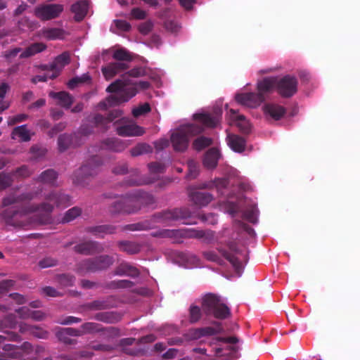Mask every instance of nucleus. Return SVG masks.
Returning a JSON list of instances; mask_svg holds the SVG:
<instances>
[{
	"mask_svg": "<svg viewBox=\"0 0 360 360\" xmlns=\"http://www.w3.org/2000/svg\"><path fill=\"white\" fill-rule=\"evenodd\" d=\"M147 74V70L143 68L132 69L122 76V79L116 80L108 88L107 91L112 93L105 101L101 102L98 105L100 109H106L108 107L120 103L127 102L134 97L139 89H147L150 84L146 81L136 82L133 78L139 77Z\"/></svg>",
	"mask_w": 360,
	"mask_h": 360,
	"instance_id": "obj_1",
	"label": "nucleus"
},
{
	"mask_svg": "<svg viewBox=\"0 0 360 360\" xmlns=\"http://www.w3.org/2000/svg\"><path fill=\"white\" fill-rule=\"evenodd\" d=\"M222 111L220 108L214 110L210 114L201 110L193 115L195 123L181 125L171 134V142L176 151L187 149L191 137L200 134L205 127H214L219 122Z\"/></svg>",
	"mask_w": 360,
	"mask_h": 360,
	"instance_id": "obj_2",
	"label": "nucleus"
},
{
	"mask_svg": "<svg viewBox=\"0 0 360 360\" xmlns=\"http://www.w3.org/2000/svg\"><path fill=\"white\" fill-rule=\"evenodd\" d=\"M45 202L42 204L41 207L33 209L32 207H28V205H25V207L14 214L13 218H17L18 216L20 217H25V219H32L27 224L32 223H44V220L38 218V215L42 213L51 212L54 207H65L70 204V199L68 195L64 194H58L51 193L46 196Z\"/></svg>",
	"mask_w": 360,
	"mask_h": 360,
	"instance_id": "obj_3",
	"label": "nucleus"
},
{
	"mask_svg": "<svg viewBox=\"0 0 360 360\" xmlns=\"http://www.w3.org/2000/svg\"><path fill=\"white\" fill-rule=\"evenodd\" d=\"M273 79H262L257 83V92H242L236 94V101L243 106L257 108L266 99V94L274 91V82Z\"/></svg>",
	"mask_w": 360,
	"mask_h": 360,
	"instance_id": "obj_4",
	"label": "nucleus"
},
{
	"mask_svg": "<svg viewBox=\"0 0 360 360\" xmlns=\"http://www.w3.org/2000/svg\"><path fill=\"white\" fill-rule=\"evenodd\" d=\"M239 253L237 252L233 245L229 247V252L226 250L219 249L217 252L216 251H207L204 252L205 257L210 261L222 264L224 260L229 261L233 267L240 276L241 265L239 262Z\"/></svg>",
	"mask_w": 360,
	"mask_h": 360,
	"instance_id": "obj_5",
	"label": "nucleus"
},
{
	"mask_svg": "<svg viewBox=\"0 0 360 360\" xmlns=\"http://www.w3.org/2000/svg\"><path fill=\"white\" fill-rule=\"evenodd\" d=\"M202 307L205 313L218 319H225L230 313L224 300L212 294L203 297Z\"/></svg>",
	"mask_w": 360,
	"mask_h": 360,
	"instance_id": "obj_6",
	"label": "nucleus"
},
{
	"mask_svg": "<svg viewBox=\"0 0 360 360\" xmlns=\"http://www.w3.org/2000/svg\"><path fill=\"white\" fill-rule=\"evenodd\" d=\"M229 207L227 210L231 215L233 216L236 212H241L245 219L251 223H256L258 218V210L256 207V203L250 202L245 199H240L235 203L233 201H229Z\"/></svg>",
	"mask_w": 360,
	"mask_h": 360,
	"instance_id": "obj_7",
	"label": "nucleus"
},
{
	"mask_svg": "<svg viewBox=\"0 0 360 360\" xmlns=\"http://www.w3.org/2000/svg\"><path fill=\"white\" fill-rule=\"evenodd\" d=\"M264 79H273L275 82L274 90L284 97L292 96L297 91V82L294 77L286 75L283 77H270Z\"/></svg>",
	"mask_w": 360,
	"mask_h": 360,
	"instance_id": "obj_8",
	"label": "nucleus"
},
{
	"mask_svg": "<svg viewBox=\"0 0 360 360\" xmlns=\"http://www.w3.org/2000/svg\"><path fill=\"white\" fill-rule=\"evenodd\" d=\"M114 124L117 134L120 136H141L145 132L143 128L126 118H122L119 121L115 122Z\"/></svg>",
	"mask_w": 360,
	"mask_h": 360,
	"instance_id": "obj_9",
	"label": "nucleus"
},
{
	"mask_svg": "<svg viewBox=\"0 0 360 360\" xmlns=\"http://www.w3.org/2000/svg\"><path fill=\"white\" fill-rule=\"evenodd\" d=\"M63 9V6L58 4H41L35 8L34 14L42 20H49L58 18Z\"/></svg>",
	"mask_w": 360,
	"mask_h": 360,
	"instance_id": "obj_10",
	"label": "nucleus"
},
{
	"mask_svg": "<svg viewBox=\"0 0 360 360\" xmlns=\"http://www.w3.org/2000/svg\"><path fill=\"white\" fill-rule=\"evenodd\" d=\"M6 321V326L11 328H16L17 326L19 328V330L21 333L25 332H30V333L33 334L34 335L39 338H44L46 336V333L37 328H34L30 326H28L25 323H23L21 321H19L17 320V317L15 316L9 315L5 320Z\"/></svg>",
	"mask_w": 360,
	"mask_h": 360,
	"instance_id": "obj_11",
	"label": "nucleus"
},
{
	"mask_svg": "<svg viewBox=\"0 0 360 360\" xmlns=\"http://www.w3.org/2000/svg\"><path fill=\"white\" fill-rule=\"evenodd\" d=\"M221 331V327L219 323H215L214 326H208L201 328L191 329L185 334V341H191L200 338L203 336L211 335Z\"/></svg>",
	"mask_w": 360,
	"mask_h": 360,
	"instance_id": "obj_12",
	"label": "nucleus"
},
{
	"mask_svg": "<svg viewBox=\"0 0 360 360\" xmlns=\"http://www.w3.org/2000/svg\"><path fill=\"white\" fill-rule=\"evenodd\" d=\"M227 117L229 118L231 125L236 126L242 132L248 133L251 129V124L243 115L238 114V112L233 109H230L227 112Z\"/></svg>",
	"mask_w": 360,
	"mask_h": 360,
	"instance_id": "obj_13",
	"label": "nucleus"
},
{
	"mask_svg": "<svg viewBox=\"0 0 360 360\" xmlns=\"http://www.w3.org/2000/svg\"><path fill=\"white\" fill-rule=\"evenodd\" d=\"M96 330H98V328H96L94 323H87L83 325L82 331L72 328H63L60 331H58V336L60 340L64 341L65 342H70V340L67 338V336H79L82 333H91Z\"/></svg>",
	"mask_w": 360,
	"mask_h": 360,
	"instance_id": "obj_14",
	"label": "nucleus"
},
{
	"mask_svg": "<svg viewBox=\"0 0 360 360\" xmlns=\"http://www.w3.org/2000/svg\"><path fill=\"white\" fill-rule=\"evenodd\" d=\"M262 110L268 119L278 120L281 119L285 112V109L281 105L268 103L264 105Z\"/></svg>",
	"mask_w": 360,
	"mask_h": 360,
	"instance_id": "obj_15",
	"label": "nucleus"
},
{
	"mask_svg": "<svg viewBox=\"0 0 360 360\" xmlns=\"http://www.w3.org/2000/svg\"><path fill=\"white\" fill-rule=\"evenodd\" d=\"M70 62V56L68 53L65 52L56 57L53 62V63L50 65L49 69L51 72V75L49 77L50 78L56 77L61 70Z\"/></svg>",
	"mask_w": 360,
	"mask_h": 360,
	"instance_id": "obj_16",
	"label": "nucleus"
},
{
	"mask_svg": "<svg viewBox=\"0 0 360 360\" xmlns=\"http://www.w3.org/2000/svg\"><path fill=\"white\" fill-rule=\"evenodd\" d=\"M15 311L18 315V319H32L36 321L41 320L44 317V314L39 310L31 311L27 307H22L15 309Z\"/></svg>",
	"mask_w": 360,
	"mask_h": 360,
	"instance_id": "obj_17",
	"label": "nucleus"
},
{
	"mask_svg": "<svg viewBox=\"0 0 360 360\" xmlns=\"http://www.w3.org/2000/svg\"><path fill=\"white\" fill-rule=\"evenodd\" d=\"M89 10V2L86 0L78 1L71 7L72 12L75 14V18L77 21L84 19Z\"/></svg>",
	"mask_w": 360,
	"mask_h": 360,
	"instance_id": "obj_18",
	"label": "nucleus"
},
{
	"mask_svg": "<svg viewBox=\"0 0 360 360\" xmlns=\"http://www.w3.org/2000/svg\"><path fill=\"white\" fill-rule=\"evenodd\" d=\"M127 68L124 62H115L109 64L102 69L103 74L106 79L112 78L116 74L120 73L122 70Z\"/></svg>",
	"mask_w": 360,
	"mask_h": 360,
	"instance_id": "obj_19",
	"label": "nucleus"
},
{
	"mask_svg": "<svg viewBox=\"0 0 360 360\" xmlns=\"http://www.w3.org/2000/svg\"><path fill=\"white\" fill-rule=\"evenodd\" d=\"M38 36L48 40L61 39L65 37V31L60 28H46L41 30Z\"/></svg>",
	"mask_w": 360,
	"mask_h": 360,
	"instance_id": "obj_20",
	"label": "nucleus"
},
{
	"mask_svg": "<svg viewBox=\"0 0 360 360\" xmlns=\"http://www.w3.org/2000/svg\"><path fill=\"white\" fill-rule=\"evenodd\" d=\"M227 144L235 152L241 153L245 150V141L243 138L229 134L226 137Z\"/></svg>",
	"mask_w": 360,
	"mask_h": 360,
	"instance_id": "obj_21",
	"label": "nucleus"
},
{
	"mask_svg": "<svg viewBox=\"0 0 360 360\" xmlns=\"http://www.w3.org/2000/svg\"><path fill=\"white\" fill-rule=\"evenodd\" d=\"M49 96L53 99H56L57 101V103L62 107L69 108L72 103V96L65 91H60L58 93L51 91L49 93Z\"/></svg>",
	"mask_w": 360,
	"mask_h": 360,
	"instance_id": "obj_22",
	"label": "nucleus"
},
{
	"mask_svg": "<svg viewBox=\"0 0 360 360\" xmlns=\"http://www.w3.org/2000/svg\"><path fill=\"white\" fill-rule=\"evenodd\" d=\"M219 153L217 148L209 150L203 159V165L207 169H213L217 166L219 158Z\"/></svg>",
	"mask_w": 360,
	"mask_h": 360,
	"instance_id": "obj_23",
	"label": "nucleus"
},
{
	"mask_svg": "<svg viewBox=\"0 0 360 360\" xmlns=\"http://www.w3.org/2000/svg\"><path fill=\"white\" fill-rule=\"evenodd\" d=\"M191 200L198 206H205L209 204L212 200V196L205 192L196 191L190 195Z\"/></svg>",
	"mask_w": 360,
	"mask_h": 360,
	"instance_id": "obj_24",
	"label": "nucleus"
},
{
	"mask_svg": "<svg viewBox=\"0 0 360 360\" xmlns=\"http://www.w3.org/2000/svg\"><path fill=\"white\" fill-rule=\"evenodd\" d=\"M30 137L31 133L25 125L15 127L12 132V139L20 141H27Z\"/></svg>",
	"mask_w": 360,
	"mask_h": 360,
	"instance_id": "obj_25",
	"label": "nucleus"
},
{
	"mask_svg": "<svg viewBox=\"0 0 360 360\" xmlns=\"http://www.w3.org/2000/svg\"><path fill=\"white\" fill-rule=\"evenodd\" d=\"M189 217L190 215L185 210L180 209L164 213L163 219L166 221L185 220Z\"/></svg>",
	"mask_w": 360,
	"mask_h": 360,
	"instance_id": "obj_26",
	"label": "nucleus"
},
{
	"mask_svg": "<svg viewBox=\"0 0 360 360\" xmlns=\"http://www.w3.org/2000/svg\"><path fill=\"white\" fill-rule=\"evenodd\" d=\"M46 48V45L43 43H34L27 47L24 51H22L20 56L21 58H28L43 51Z\"/></svg>",
	"mask_w": 360,
	"mask_h": 360,
	"instance_id": "obj_27",
	"label": "nucleus"
},
{
	"mask_svg": "<svg viewBox=\"0 0 360 360\" xmlns=\"http://www.w3.org/2000/svg\"><path fill=\"white\" fill-rule=\"evenodd\" d=\"M112 263V258L108 256L101 257L97 259L96 263H92L89 264L87 267V269L89 271H95L97 269H101L106 268L110 266Z\"/></svg>",
	"mask_w": 360,
	"mask_h": 360,
	"instance_id": "obj_28",
	"label": "nucleus"
},
{
	"mask_svg": "<svg viewBox=\"0 0 360 360\" xmlns=\"http://www.w3.org/2000/svg\"><path fill=\"white\" fill-rule=\"evenodd\" d=\"M120 115H121V112L118 110H115V111L111 112L110 115L107 118H104L101 115H97L94 117V123L97 126L101 125V127L103 126L105 127H107L105 125L108 122H112L114 120V119L119 117Z\"/></svg>",
	"mask_w": 360,
	"mask_h": 360,
	"instance_id": "obj_29",
	"label": "nucleus"
},
{
	"mask_svg": "<svg viewBox=\"0 0 360 360\" xmlns=\"http://www.w3.org/2000/svg\"><path fill=\"white\" fill-rule=\"evenodd\" d=\"M116 274L118 275H126L129 276H136L139 274L137 269L129 264L123 263L117 268Z\"/></svg>",
	"mask_w": 360,
	"mask_h": 360,
	"instance_id": "obj_30",
	"label": "nucleus"
},
{
	"mask_svg": "<svg viewBox=\"0 0 360 360\" xmlns=\"http://www.w3.org/2000/svg\"><path fill=\"white\" fill-rule=\"evenodd\" d=\"M97 248V245L91 241L79 244L75 247L76 251L82 254L93 253Z\"/></svg>",
	"mask_w": 360,
	"mask_h": 360,
	"instance_id": "obj_31",
	"label": "nucleus"
},
{
	"mask_svg": "<svg viewBox=\"0 0 360 360\" xmlns=\"http://www.w3.org/2000/svg\"><path fill=\"white\" fill-rule=\"evenodd\" d=\"M104 148L114 151H122L126 148V145L117 139H109L106 141Z\"/></svg>",
	"mask_w": 360,
	"mask_h": 360,
	"instance_id": "obj_32",
	"label": "nucleus"
},
{
	"mask_svg": "<svg viewBox=\"0 0 360 360\" xmlns=\"http://www.w3.org/2000/svg\"><path fill=\"white\" fill-rule=\"evenodd\" d=\"M113 58L119 62L129 61L131 60V53L123 48H119L114 51Z\"/></svg>",
	"mask_w": 360,
	"mask_h": 360,
	"instance_id": "obj_33",
	"label": "nucleus"
},
{
	"mask_svg": "<svg viewBox=\"0 0 360 360\" xmlns=\"http://www.w3.org/2000/svg\"><path fill=\"white\" fill-rule=\"evenodd\" d=\"M56 177L57 174L56 172L52 169H48L41 174L39 179L42 183L53 184Z\"/></svg>",
	"mask_w": 360,
	"mask_h": 360,
	"instance_id": "obj_34",
	"label": "nucleus"
},
{
	"mask_svg": "<svg viewBox=\"0 0 360 360\" xmlns=\"http://www.w3.org/2000/svg\"><path fill=\"white\" fill-rule=\"evenodd\" d=\"M151 150V148L146 143H140L135 146L131 150V154L133 156H138L144 153H149Z\"/></svg>",
	"mask_w": 360,
	"mask_h": 360,
	"instance_id": "obj_35",
	"label": "nucleus"
},
{
	"mask_svg": "<svg viewBox=\"0 0 360 360\" xmlns=\"http://www.w3.org/2000/svg\"><path fill=\"white\" fill-rule=\"evenodd\" d=\"M211 144V139L207 137L200 136L193 142V147L195 150H200Z\"/></svg>",
	"mask_w": 360,
	"mask_h": 360,
	"instance_id": "obj_36",
	"label": "nucleus"
},
{
	"mask_svg": "<svg viewBox=\"0 0 360 360\" xmlns=\"http://www.w3.org/2000/svg\"><path fill=\"white\" fill-rule=\"evenodd\" d=\"M228 182L226 179H217L214 181L209 182L207 184H204V188H217V190H221L222 188H225L227 185Z\"/></svg>",
	"mask_w": 360,
	"mask_h": 360,
	"instance_id": "obj_37",
	"label": "nucleus"
},
{
	"mask_svg": "<svg viewBox=\"0 0 360 360\" xmlns=\"http://www.w3.org/2000/svg\"><path fill=\"white\" fill-rule=\"evenodd\" d=\"M150 110V107L148 103H145L137 107H135L132 110V114L134 117H137L143 115Z\"/></svg>",
	"mask_w": 360,
	"mask_h": 360,
	"instance_id": "obj_38",
	"label": "nucleus"
},
{
	"mask_svg": "<svg viewBox=\"0 0 360 360\" xmlns=\"http://www.w3.org/2000/svg\"><path fill=\"white\" fill-rule=\"evenodd\" d=\"M81 214V210L78 207H73L66 212L63 219V222H69L75 219Z\"/></svg>",
	"mask_w": 360,
	"mask_h": 360,
	"instance_id": "obj_39",
	"label": "nucleus"
},
{
	"mask_svg": "<svg viewBox=\"0 0 360 360\" xmlns=\"http://www.w3.org/2000/svg\"><path fill=\"white\" fill-rule=\"evenodd\" d=\"M201 317V311L199 307L192 304L190 307V321L197 322Z\"/></svg>",
	"mask_w": 360,
	"mask_h": 360,
	"instance_id": "obj_40",
	"label": "nucleus"
},
{
	"mask_svg": "<svg viewBox=\"0 0 360 360\" xmlns=\"http://www.w3.org/2000/svg\"><path fill=\"white\" fill-rule=\"evenodd\" d=\"M71 137L69 135L63 134L58 138V147L60 151L65 150L71 143Z\"/></svg>",
	"mask_w": 360,
	"mask_h": 360,
	"instance_id": "obj_41",
	"label": "nucleus"
},
{
	"mask_svg": "<svg viewBox=\"0 0 360 360\" xmlns=\"http://www.w3.org/2000/svg\"><path fill=\"white\" fill-rule=\"evenodd\" d=\"M216 341H217L216 344L218 345V347H214V349H215L214 355L217 356H223V355L225 354L224 353L222 352L224 349L221 347V344L226 343L227 342H234V338H229V340L217 339Z\"/></svg>",
	"mask_w": 360,
	"mask_h": 360,
	"instance_id": "obj_42",
	"label": "nucleus"
},
{
	"mask_svg": "<svg viewBox=\"0 0 360 360\" xmlns=\"http://www.w3.org/2000/svg\"><path fill=\"white\" fill-rule=\"evenodd\" d=\"M89 77L87 75H84L81 77H75L70 80L68 83V86L70 89H74L79 83L84 82L89 80Z\"/></svg>",
	"mask_w": 360,
	"mask_h": 360,
	"instance_id": "obj_43",
	"label": "nucleus"
},
{
	"mask_svg": "<svg viewBox=\"0 0 360 360\" xmlns=\"http://www.w3.org/2000/svg\"><path fill=\"white\" fill-rule=\"evenodd\" d=\"M115 27L120 31H128L129 30L131 25L129 22L122 20H114Z\"/></svg>",
	"mask_w": 360,
	"mask_h": 360,
	"instance_id": "obj_44",
	"label": "nucleus"
},
{
	"mask_svg": "<svg viewBox=\"0 0 360 360\" xmlns=\"http://www.w3.org/2000/svg\"><path fill=\"white\" fill-rule=\"evenodd\" d=\"M188 176L191 178H195L198 172V166L196 162L193 160H191L188 162Z\"/></svg>",
	"mask_w": 360,
	"mask_h": 360,
	"instance_id": "obj_45",
	"label": "nucleus"
},
{
	"mask_svg": "<svg viewBox=\"0 0 360 360\" xmlns=\"http://www.w3.org/2000/svg\"><path fill=\"white\" fill-rule=\"evenodd\" d=\"M33 196H30V195H22L20 198H18L17 199L7 197L4 199V205L5 206L11 205L17 201H22L27 198H32Z\"/></svg>",
	"mask_w": 360,
	"mask_h": 360,
	"instance_id": "obj_46",
	"label": "nucleus"
},
{
	"mask_svg": "<svg viewBox=\"0 0 360 360\" xmlns=\"http://www.w3.org/2000/svg\"><path fill=\"white\" fill-rule=\"evenodd\" d=\"M27 117V115L25 114H20L15 116L10 117L8 120V125H14L16 123L24 121Z\"/></svg>",
	"mask_w": 360,
	"mask_h": 360,
	"instance_id": "obj_47",
	"label": "nucleus"
},
{
	"mask_svg": "<svg viewBox=\"0 0 360 360\" xmlns=\"http://www.w3.org/2000/svg\"><path fill=\"white\" fill-rule=\"evenodd\" d=\"M11 183V176L5 174H0V189L8 186Z\"/></svg>",
	"mask_w": 360,
	"mask_h": 360,
	"instance_id": "obj_48",
	"label": "nucleus"
},
{
	"mask_svg": "<svg viewBox=\"0 0 360 360\" xmlns=\"http://www.w3.org/2000/svg\"><path fill=\"white\" fill-rule=\"evenodd\" d=\"M51 75V72L50 69L46 70V72L43 75H37L32 78V81L33 83H37L39 82H45L49 79H51L49 76Z\"/></svg>",
	"mask_w": 360,
	"mask_h": 360,
	"instance_id": "obj_49",
	"label": "nucleus"
},
{
	"mask_svg": "<svg viewBox=\"0 0 360 360\" xmlns=\"http://www.w3.org/2000/svg\"><path fill=\"white\" fill-rule=\"evenodd\" d=\"M30 174L29 169H27V167L25 166H23L20 168H19L15 174H13V176H22V177H25V176H29Z\"/></svg>",
	"mask_w": 360,
	"mask_h": 360,
	"instance_id": "obj_50",
	"label": "nucleus"
},
{
	"mask_svg": "<svg viewBox=\"0 0 360 360\" xmlns=\"http://www.w3.org/2000/svg\"><path fill=\"white\" fill-rule=\"evenodd\" d=\"M165 26L166 28L172 32H177L180 29V26L178 25V23L174 21H169L166 22Z\"/></svg>",
	"mask_w": 360,
	"mask_h": 360,
	"instance_id": "obj_51",
	"label": "nucleus"
},
{
	"mask_svg": "<svg viewBox=\"0 0 360 360\" xmlns=\"http://www.w3.org/2000/svg\"><path fill=\"white\" fill-rule=\"evenodd\" d=\"M238 225L240 226V229L243 231H245V233H247V234L248 236H250V237H252L255 236V231L249 226H248L245 224L240 223V222L238 224Z\"/></svg>",
	"mask_w": 360,
	"mask_h": 360,
	"instance_id": "obj_52",
	"label": "nucleus"
},
{
	"mask_svg": "<svg viewBox=\"0 0 360 360\" xmlns=\"http://www.w3.org/2000/svg\"><path fill=\"white\" fill-rule=\"evenodd\" d=\"M131 15L136 19H143L146 16V13L139 8H134L131 11Z\"/></svg>",
	"mask_w": 360,
	"mask_h": 360,
	"instance_id": "obj_53",
	"label": "nucleus"
},
{
	"mask_svg": "<svg viewBox=\"0 0 360 360\" xmlns=\"http://www.w3.org/2000/svg\"><path fill=\"white\" fill-rule=\"evenodd\" d=\"M11 300L18 304H22L25 302V297L20 294H12L10 295Z\"/></svg>",
	"mask_w": 360,
	"mask_h": 360,
	"instance_id": "obj_54",
	"label": "nucleus"
},
{
	"mask_svg": "<svg viewBox=\"0 0 360 360\" xmlns=\"http://www.w3.org/2000/svg\"><path fill=\"white\" fill-rule=\"evenodd\" d=\"M151 27H152L151 23L144 22V23H142L141 25H140L139 31L142 34H146L150 32V30H151Z\"/></svg>",
	"mask_w": 360,
	"mask_h": 360,
	"instance_id": "obj_55",
	"label": "nucleus"
},
{
	"mask_svg": "<svg viewBox=\"0 0 360 360\" xmlns=\"http://www.w3.org/2000/svg\"><path fill=\"white\" fill-rule=\"evenodd\" d=\"M54 264H55V261L50 258L44 259L39 262V266L41 268L50 267V266H53Z\"/></svg>",
	"mask_w": 360,
	"mask_h": 360,
	"instance_id": "obj_56",
	"label": "nucleus"
},
{
	"mask_svg": "<svg viewBox=\"0 0 360 360\" xmlns=\"http://www.w3.org/2000/svg\"><path fill=\"white\" fill-rule=\"evenodd\" d=\"M23 23H25L27 25V27L30 30H34L35 29L36 27H37V25H38V23L37 22H30L27 19H22L21 22H20V27H21V25L23 24ZM22 30H25L24 28L22 27H20Z\"/></svg>",
	"mask_w": 360,
	"mask_h": 360,
	"instance_id": "obj_57",
	"label": "nucleus"
},
{
	"mask_svg": "<svg viewBox=\"0 0 360 360\" xmlns=\"http://www.w3.org/2000/svg\"><path fill=\"white\" fill-rule=\"evenodd\" d=\"M178 352V350L176 349H169L164 354L163 357L165 359H172L177 356Z\"/></svg>",
	"mask_w": 360,
	"mask_h": 360,
	"instance_id": "obj_58",
	"label": "nucleus"
},
{
	"mask_svg": "<svg viewBox=\"0 0 360 360\" xmlns=\"http://www.w3.org/2000/svg\"><path fill=\"white\" fill-rule=\"evenodd\" d=\"M79 173L85 176H91L94 174V172L93 171V169H90L89 166L84 165L80 168Z\"/></svg>",
	"mask_w": 360,
	"mask_h": 360,
	"instance_id": "obj_59",
	"label": "nucleus"
},
{
	"mask_svg": "<svg viewBox=\"0 0 360 360\" xmlns=\"http://www.w3.org/2000/svg\"><path fill=\"white\" fill-rule=\"evenodd\" d=\"M181 6H183L185 9L189 10L192 8L193 4L195 3V0H179Z\"/></svg>",
	"mask_w": 360,
	"mask_h": 360,
	"instance_id": "obj_60",
	"label": "nucleus"
},
{
	"mask_svg": "<svg viewBox=\"0 0 360 360\" xmlns=\"http://www.w3.org/2000/svg\"><path fill=\"white\" fill-rule=\"evenodd\" d=\"M168 145H169V142L165 139H160L158 141L155 142V148L158 150L163 149V148L167 147Z\"/></svg>",
	"mask_w": 360,
	"mask_h": 360,
	"instance_id": "obj_61",
	"label": "nucleus"
},
{
	"mask_svg": "<svg viewBox=\"0 0 360 360\" xmlns=\"http://www.w3.org/2000/svg\"><path fill=\"white\" fill-rule=\"evenodd\" d=\"M149 169L153 172H160L163 170V166L158 162H153L149 165Z\"/></svg>",
	"mask_w": 360,
	"mask_h": 360,
	"instance_id": "obj_62",
	"label": "nucleus"
},
{
	"mask_svg": "<svg viewBox=\"0 0 360 360\" xmlns=\"http://www.w3.org/2000/svg\"><path fill=\"white\" fill-rule=\"evenodd\" d=\"M44 292L46 295H49V296H51V297H56L58 296V292L57 291L51 288V287H46L44 289Z\"/></svg>",
	"mask_w": 360,
	"mask_h": 360,
	"instance_id": "obj_63",
	"label": "nucleus"
},
{
	"mask_svg": "<svg viewBox=\"0 0 360 360\" xmlns=\"http://www.w3.org/2000/svg\"><path fill=\"white\" fill-rule=\"evenodd\" d=\"M8 89L9 86L6 83H2L0 84V98L4 97Z\"/></svg>",
	"mask_w": 360,
	"mask_h": 360,
	"instance_id": "obj_64",
	"label": "nucleus"
}]
</instances>
